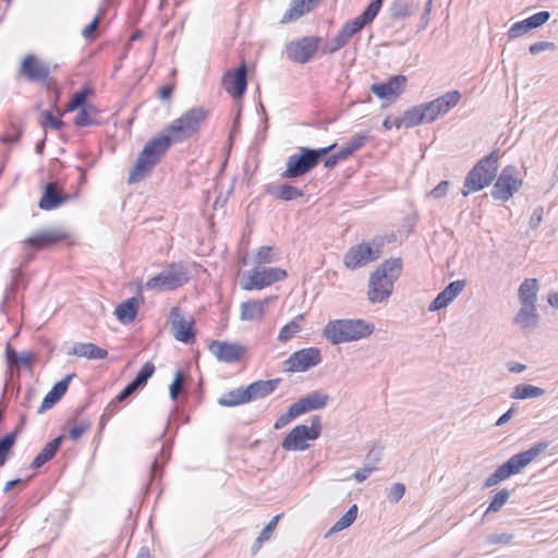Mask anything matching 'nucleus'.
Segmentation results:
<instances>
[{
  "label": "nucleus",
  "mask_w": 558,
  "mask_h": 558,
  "mask_svg": "<svg viewBox=\"0 0 558 558\" xmlns=\"http://www.w3.org/2000/svg\"><path fill=\"white\" fill-rule=\"evenodd\" d=\"M208 117V110L193 107L173 120L159 135L153 137L144 146L128 182L136 183L145 179L160 161L172 143H181L196 134Z\"/></svg>",
  "instance_id": "nucleus-1"
},
{
  "label": "nucleus",
  "mask_w": 558,
  "mask_h": 558,
  "mask_svg": "<svg viewBox=\"0 0 558 558\" xmlns=\"http://www.w3.org/2000/svg\"><path fill=\"white\" fill-rule=\"evenodd\" d=\"M402 269L401 258H391L381 263L369 276L367 299L371 303L386 301L393 291V283Z\"/></svg>",
  "instance_id": "nucleus-2"
},
{
  "label": "nucleus",
  "mask_w": 558,
  "mask_h": 558,
  "mask_svg": "<svg viewBox=\"0 0 558 558\" xmlns=\"http://www.w3.org/2000/svg\"><path fill=\"white\" fill-rule=\"evenodd\" d=\"M374 330L375 326L364 319H333L325 325L323 336L337 345L367 338Z\"/></svg>",
  "instance_id": "nucleus-3"
},
{
  "label": "nucleus",
  "mask_w": 558,
  "mask_h": 558,
  "mask_svg": "<svg viewBox=\"0 0 558 558\" xmlns=\"http://www.w3.org/2000/svg\"><path fill=\"white\" fill-rule=\"evenodd\" d=\"M499 157V149H495L475 163L464 179L463 196L481 191L492 184L497 177Z\"/></svg>",
  "instance_id": "nucleus-4"
},
{
  "label": "nucleus",
  "mask_w": 558,
  "mask_h": 558,
  "mask_svg": "<svg viewBox=\"0 0 558 558\" xmlns=\"http://www.w3.org/2000/svg\"><path fill=\"white\" fill-rule=\"evenodd\" d=\"M548 446V442L541 441L533 445L530 449L512 456L486 478L484 487H493L511 475L520 473L525 466L542 454Z\"/></svg>",
  "instance_id": "nucleus-5"
},
{
  "label": "nucleus",
  "mask_w": 558,
  "mask_h": 558,
  "mask_svg": "<svg viewBox=\"0 0 558 558\" xmlns=\"http://www.w3.org/2000/svg\"><path fill=\"white\" fill-rule=\"evenodd\" d=\"M335 147L336 143L322 148L300 147L299 154H293L288 158L287 168L281 173V178L290 180L308 173Z\"/></svg>",
  "instance_id": "nucleus-6"
},
{
  "label": "nucleus",
  "mask_w": 558,
  "mask_h": 558,
  "mask_svg": "<svg viewBox=\"0 0 558 558\" xmlns=\"http://www.w3.org/2000/svg\"><path fill=\"white\" fill-rule=\"evenodd\" d=\"M189 270L183 263H172L158 275L149 278L145 289L155 292L172 291L189 281Z\"/></svg>",
  "instance_id": "nucleus-7"
},
{
  "label": "nucleus",
  "mask_w": 558,
  "mask_h": 558,
  "mask_svg": "<svg viewBox=\"0 0 558 558\" xmlns=\"http://www.w3.org/2000/svg\"><path fill=\"white\" fill-rule=\"evenodd\" d=\"M320 416L311 418V425H296L281 441V447L287 451H304L310 448L308 440L317 439L322 434Z\"/></svg>",
  "instance_id": "nucleus-8"
},
{
  "label": "nucleus",
  "mask_w": 558,
  "mask_h": 558,
  "mask_svg": "<svg viewBox=\"0 0 558 558\" xmlns=\"http://www.w3.org/2000/svg\"><path fill=\"white\" fill-rule=\"evenodd\" d=\"M383 245L384 242L381 240H373L350 247L343 256L344 266L348 269L355 270L378 259L381 255Z\"/></svg>",
  "instance_id": "nucleus-9"
},
{
  "label": "nucleus",
  "mask_w": 558,
  "mask_h": 558,
  "mask_svg": "<svg viewBox=\"0 0 558 558\" xmlns=\"http://www.w3.org/2000/svg\"><path fill=\"white\" fill-rule=\"evenodd\" d=\"M286 277L287 271L279 267L254 268L244 277L242 289L246 291L260 290L283 280Z\"/></svg>",
  "instance_id": "nucleus-10"
},
{
  "label": "nucleus",
  "mask_w": 558,
  "mask_h": 558,
  "mask_svg": "<svg viewBox=\"0 0 558 558\" xmlns=\"http://www.w3.org/2000/svg\"><path fill=\"white\" fill-rule=\"evenodd\" d=\"M518 174L514 166L505 167L494 184L492 196L502 202L510 199L522 185V180Z\"/></svg>",
  "instance_id": "nucleus-11"
},
{
  "label": "nucleus",
  "mask_w": 558,
  "mask_h": 558,
  "mask_svg": "<svg viewBox=\"0 0 558 558\" xmlns=\"http://www.w3.org/2000/svg\"><path fill=\"white\" fill-rule=\"evenodd\" d=\"M381 5L383 0H373L359 16L345 22L338 33L341 39L348 44L355 34L360 33L376 17Z\"/></svg>",
  "instance_id": "nucleus-12"
},
{
  "label": "nucleus",
  "mask_w": 558,
  "mask_h": 558,
  "mask_svg": "<svg viewBox=\"0 0 558 558\" xmlns=\"http://www.w3.org/2000/svg\"><path fill=\"white\" fill-rule=\"evenodd\" d=\"M320 40L322 39L319 37L306 36L301 39L290 41L286 46L287 56L290 60L304 64L317 52Z\"/></svg>",
  "instance_id": "nucleus-13"
},
{
  "label": "nucleus",
  "mask_w": 558,
  "mask_h": 558,
  "mask_svg": "<svg viewBox=\"0 0 558 558\" xmlns=\"http://www.w3.org/2000/svg\"><path fill=\"white\" fill-rule=\"evenodd\" d=\"M461 94L458 90L447 92L436 99L422 104L427 123L434 122L438 117L448 113L458 105Z\"/></svg>",
  "instance_id": "nucleus-14"
},
{
  "label": "nucleus",
  "mask_w": 558,
  "mask_h": 558,
  "mask_svg": "<svg viewBox=\"0 0 558 558\" xmlns=\"http://www.w3.org/2000/svg\"><path fill=\"white\" fill-rule=\"evenodd\" d=\"M322 362L318 348H305L292 353L284 362L286 369L293 373L306 372Z\"/></svg>",
  "instance_id": "nucleus-15"
},
{
  "label": "nucleus",
  "mask_w": 558,
  "mask_h": 558,
  "mask_svg": "<svg viewBox=\"0 0 558 558\" xmlns=\"http://www.w3.org/2000/svg\"><path fill=\"white\" fill-rule=\"evenodd\" d=\"M208 350L219 362L229 364L239 362L246 352V348L240 343L220 340H213Z\"/></svg>",
  "instance_id": "nucleus-16"
},
{
  "label": "nucleus",
  "mask_w": 558,
  "mask_h": 558,
  "mask_svg": "<svg viewBox=\"0 0 558 558\" xmlns=\"http://www.w3.org/2000/svg\"><path fill=\"white\" fill-rule=\"evenodd\" d=\"M222 86L232 97H242L247 87L246 64L242 63L236 69L228 70L222 77Z\"/></svg>",
  "instance_id": "nucleus-17"
},
{
  "label": "nucleus",
  "mask_w": 558,
  "mask_h": 558,
  "mask_svg": "<svg viewBox=\"0 0 558 558\" xmlns=\"http://www.w3.org/2000/svg\"><path fill=\"white\" fill-rule=\"evenodd\" d=\"M170 318L173 337L183 343H193L195 341V332L193 330L194 320L184 319L178 306L171 310Z\"/></svg>",
  "instance_id": "nucleus-18"
},
{
  "label": "nucleus",
  "mask_w": 558,
  "mask_h": 558,
  "mask_svg": "<svg viewBox=\"0 0 558 558\" xmlns=\"http://www.w3.org/2000/svg\"><path fill=\"white\" fill-rule=\"evenodd\" d=\"M549 19L550 13L548 11H539L525 20L513 23L506 34L508 40H513L524 36L530 31L544 25Z\"/></svg>",
  "instance_id": "nucleus-19"
},
{
  "label": "nucleus",
  "mask_w": 558,
  "mask_h": 558,
  "mask_svg": "<svg viewBox=\"0 0 558 558\" xmlns=\"http://www.w3.org/2000/svg\"><path fill=\"white\" fill-rule=\"evenodd\" d=\"M68 238V233L61 229L40 231L23 241L24 250L34 247L36 250L47 248Z\"/></svg>",
  "instance_id": "nucleus-20"
},
{
  "label": "nucleus",
  "mask_w": 558,
  "mask_h": 558,
  "mask_svg": "<svg viewBox=\"0 0 558 558\" xmlns=\"http://www.w3.org/2000/svg\"><path fill=\"white\" fill-rule=\"evenodd\" d=\"M20 72L29 82L46 80L50 74V68L47 63L40 61L35 56H26L22 62Z\"/></svg>",
  "instance_id": "nucleus-21"
},
{
  "label": "nucleus",
  "mask_w": 558,
  "mask_h": 558,
  "mask_svg": "<svg viewBox=\"0 0 558 558\" xmlns=\"http://www.w3.org/2000/svg\"><path fill=\"white\" fill-rule=\"evenodd\" d=\"M407 77L404 75H395L385 83H377L371 86V90L380 99L399 96L405 86Z\"/></svg>",
  "instance_id": "nucleus-22"
},
{
  "label": "nucleus",
  "mask_w": 558,
  "mask_h": 558,
  "mask_svg": "<svg viewBox=\"0 0 558 558\" xmlns=\"http://www.w3.org/2000/svg\"><path fill=\"white\" fill-rule=\"evenodd\" d=\"M465 284L464 280L450 282L429 304L428 311L436 312L447 307L463 291Z\"/></svg>",
  "instance_id": "nucleus-23"
},
{
  "label": "nucleus",
  "mask_w": 558,
  "mask_h": 558,
  "mask_svg": "<svg viewBox=\"0 0 558 558\" xmlns=\"http://www.w3.org/2000/svg\"><path fill=\"white\" fill-rule=\"evenodd\" d=\"M329 400V397L327 393L323 391H313L305 397L301 398L298 402L293 403L292 405L295 409V412L299 413V415H302L306 412L314 411V410H320L327 405V402Z\"/></svg>",
  "instance_id": "nucleus-24"
},
{
  "label": "nucleus",
  "mask_w": 558,
  "mask_h": 558,
  "mask_svg": "<svg viewBox=\"0 0 558 558\" xmlns=\"http://www.w3.org/2000/svg\"><path fill=\"white\" fill-rule=\"evenodd\" d=\"M75 374H69L63 379L54 384L52 389L45 396L38 413H44L48 409L52 408L66 392L71 379Z\"/></svg>",
  "instance_id": "nucleus-25"
},
{
  "label": "nucleus",
  "mask_w": 558,
  "mask_h": 558,
  "mask_svg": "<svg viewBox=\"0 0 558 558\" xmlns=\"http://www.w3.org/2000/svg\"><path fill=\"white\" fill-rule=\"evenodd\" d=\"M320 0H291L290 8L283 14L280 23L287 24L296 21L305 13L312 11Z\"/></svg>",
  "instance_id": "nucleus-26"
},
{
  "label": "nucleus",
  "mask_w": 558,
  "mask_h": 558,
  "mask_svg": "<svg viewBox=\"0 0 558 558\" xmlns=\"http://www.w3.org/2000/svg\"><path fill=\"white\" fill-rule=\"evenodd\" d=\"M68 201V195L61 193L54 183H48L38 203L40 209L51 210Z\"/></svg>",
  "instance_id": "nucleus-27"
},
{
  "label": "nucleus",
  "mask_w": 558,
  "mask_h": 558,
  "mask_svg": "<svg viewBox=\"0 0 558 558\" xmlns=\"http://www.w3.org/2000/svg\"><path fill=\"white\" fill-rule=\"evenodd\" d=\"M280 381V378H275L268 380H257L250 384L246 387L248 400L253 401L269 396L277 389Z\"/></svg>",
  "instance_id": "nucleus-28"
},
{
  "label": "nucleus",
  "mask_w": 558,
  "mask_h": 558,
  "mask_svg": "<svg viewBox=\"0 0 558 558\" xmlns=\"http://www.w3.org/2000/svg\"><path fill=\"white\" fill-rule=\"evenodd\" d=\"M422 123H427L422 105L414 106L407 110L402 117L393 119V124L397 129L402 126L409 129Z\"/></svg>",
  "instance_id": "nucleus-29"
},
{
  "label": "nucleus",
  "mask_w": 558,
  "mask_h": 558,
  "mask_svg": "<svg viewBox=\"0 0 558 558\" xmlns=\"http://www.w3.org/2000/svg\"><path fill=\"white\" fill-rule=\"evenodd\" d=\"M69 354L86 357L88 360H102L108 356V351L92 342H78L73 345Z\"/></svg>",
  "instance_id": "nucleus-30"
},
{
  "label": "nucleus",
  "mask_w": 558,
  "mask_h": 558,
  "mask_svg": "<svg viewBox=\"0 0 558 558\" xmlns=\"http://www.w3.org/2000/svg\"><path fill=\"white\" fill-rule=\"evenodd\" d=\"M538 314L535 305L521 304L513 323L522 329H534L538 324Z\"/></svg>",
  "instance_id": "nucleus-31"
},
{
  "label": "nucleus",
  "mask_w": 558,
  "mask_h": 558,
  "mask_svg": "<svg viewBox=\"0 0 558 558\" xmlns=\"http://www.w3.org/2000/svg\"><path fill=\"white\" fill-rule=\"evenodd\" d=\"M138 306V299L133 296L119 304L114 314L120 323L128 325L136 318Z\"/></svg>",
  "instance_id": "nucleus-32"
},
{
  "label": "nucleus",
  "mask_w": 558,
  "mask_h": 558,
  "mask_svg": "<svg viewBox=\"0 0 558 558\" xmlns=\"http://www.w3.org/2000/svg\"><path fill=\"white\" fill-rule=\"evenodd\" d=\"M268 300L263 301H247L241 304V319L242 320H260L265 315V306Z\"/></svg>",
  "instance_id": "nucleus-33"
},
{
  "label": "nucleus",
  "mask_w": 558,
  "mask_h": 558,
  "mask_svg": "<svg viewBox=\"0 0 558 558\" xmlns=\"http://www.w3.org/2000/svg\"><path fill=\"white\" fill-rule=\"evenodd\" d=\"M63 438V436H59L49 441L48 444H46L44 449L33 460L31 464L32 469H39L45 463L50 461L59 450L60 446L62 445Z\"/></svg>",
  "instance_id": "nucleus-34"
},
{
  "label": "nucleus",
  "mask_w": 558,
  "mask_h": 558,
  "mask_svg": "<svg viewBox=\"0 0 558 558\" xmlns=\"http://www.w3.org/2000/svg\"><path fill=\"white\" fill-rule=\"evenodd\" d=\"M538 282L534 278L525 279L519 287V300L521 304L535 305L537 299Z\"/></svg>",
  "instance_id": "nucleus-35"
},
{
  "label": "nucleus",
  "mask_w": 558,
  "mask_h": 558,
  "mask_svg": "<svg viewBox=\"0 0 558 558\" xmlns=\"http://www.w3.org/2000/svg\"><path fill=\"white\" fill-rule=\"evenodd\" d=\"M250 402L246 387H239L222 395L218 399L221 407H236Z\"/></svg>",
  "instance_id": "nucleus-36"
},
{
  "label": "nucleus",
  "mask_w": 558,
  "mask_h": 558,
  "mask_svg": "<svg viewBox=\"0 0 558 558\" xmlns=\"http://www.w3.org/2000/svg\"><path fill=\"white\" fill-rule=\"evenodd\" d=\"M98 113L99 110L93 104H89L83 107L82 109H78V112L74 120V124L78 128L98 125Z\"/></svg>",
  "instance_id": "nucleus-37"
},
{
  "label": "nucleus",
  "mask_w": 558,
  "mask_h": 558,
  "mask_svg": "<svg viewBox=\"0 0 558 558\" xmlns=\"http://www.w3.org/2000/svg\"><path fill=\"white\" fill-rule=\"evenodd\" d=\"M304 320V315L300 314L295 316L291 322L286 324L279 331L278 340L280 342H287L296 336L301 330V323Z\"/></svg>",
  "instance_id": "nucleus-38"
},
{
  "label": "nucleus",
  "mask_w": 558,
  "mask_h": 558,
  "mask_svg": "<svg viewBox=\"0 0 558 558\" xmlns=\"http://www.w3.org/2000/svg\"><path fill=\"white\" fill-rule=\"evenodd\" d=\"M368 140V132L355 134L350 141H348L340 149V157L347 159L353 153L363 147Z\"/></svg>",
  "instance_id": "nucleus-39"
},
{
  "label": "nucleus",
  "mask_w": 558,
  "mask_h": 558,
  "mask_svg": "<svg viewBox=\"0 0 558 558\" xmlns=\"http://www.w3.org/2000/svg\"><path fill=\"white\" fill-rule=\"evenodd\" d=\"M357 517V506L352 505L349 510L330 527L326 536L338 533L349 527Z\"/></svg>",
  "instance_id": "nucleus-40"
},
{
  "label": "nucleus",
  "mask_w": 558,
  "mask_h": 558,
  "mask_svg": "<svg viewBox=\"0 0 558 558\" xmlns=\"http://www.w3.org/2000/svg\"><path fill=\"white\" fill-rule=\"evenodd\" d=\"M544 395V390L539 387L529 385V384H520L517 385L511 393V398L513 399H530L537 398Z\"/></svg>",
  "instance_id": "nucleus-41"
},
{
  "label": "nucleus",
  "mask_w": 558,
  "mask_h": 558,
  "mask_svg": "<svg viewBox=\"0 0 558 558\" xmlns=\"http://www.w3.org/2000/svg\"><path fill=\"white\" fill-rule=\"evenodd\" d=\"M20 429L21 427H17L14 432L0 438V466L5 463L9 452L14 447Z\"/></svg>",
  "instance_id": "nucleus-42"
},
{
  "label": "nucleus",
  "mask_w": 558,
  "mask_h": 558,
  "mask_svg": "<svg viewBox=\"0 0 558 558\" xmlns=\"http://www.w3.org/2000/svg\"><path fill=\"white\" fill-rule=\"evenodd\" d=\"M93 94V89L88 86L83 87L81 90L73 94L70 102L66 106L68 111H74L87 106V98Z\"/></svg>",
  "instance_id": "nucleus-43"
},
{
  "label": "nucleus",
  "mask_w": 558,
  "mask_h": 558,
  "mask_svg": "<svg viewBox=\"0 0 558 558\" xmlns=\"http://www.w3.org/2000/svg\"><path fill=\"white\" fill-rule=\"evenodd\" d=\"M411 12L412 4L409 0H395L390 7L391 16L395 19H405Z\"/></svg>",
  "instance_id": "nucleus-44"
},
{
  "label": "nucleus",
  "mask_w": 558,
  "mask_h": 558,
  "mask_svg": "<svg viewBox=\"0 0 558 558\" xmlns=\"http://www.w3.org/2000/svg\"><path fill=\"white\" fill-rule=\"evenodd\" d=\"M275 195L282 201H292L298 197H302L304 195V192L296 186L290 184H282L277 187Z\"/></svg>",
  "instance_id": "nucleus-45"
},
{
  "label": "nucleus",
  "mask_w": 558,
  "mask_h": 558,
  "mask_svg": "<svg viewBox=\"0 0 558 558\" xmlns=\"http://www.w3.org/2000/svg\"><path fill=\"white\" fill-rule=\"evenodd\" d=\"M272 246H262L255 255V263L258 265L270 264L279 260V255L274 253Z\"/></svg>",
  "instance_id": "nucleus-46"
},
{
  "label": "nucleus",
  "mask_w": 558,
  "mask_h": 558,
  "mask_svg": "<svg viewBox=\"0 0 558 558\" xmlns=\"http://www.w3.org/2000/svg\"><path fill=\"white\" fill-rule=\"evenodd\" d=\"M154 373L155 365L151 362H146L132 381L138 388H142L146 385L147 380L154 375Z\"/></svg>",
  "instance_id": "nucleus-47"
},
{
  "label": "nucleus",
  "mask_w": 558,
  "mask_h": 558,
  "mask_svg": "<svg viewBox=\"0 0 558 558\" xmlns=\"http://www.w3.org/2000/svg\"><path fill=\"white\" fill-rule=\"evenodd\" d=\"M510 493L507 489L499 490L492 499L486 513L499 511L508 501Z\"/></svg>",
  "instance_id": "nucleus-48"
},
{
  "label": "nucleus",
  "mask_w": 558,
  "mask_h": 558,
  "mask_svg": "<svg viewBox=\"0 0 558 558\" xmlns=\"http://www.w3.org/2000/svg\"><path fill=\"white\" fill-rule=\"evenodd\" d=\"M299 415L293 405H290L286 413H282L275 422L274 428L280 429L296 418Z\"/></svg>",
  "instance_id": "nucleus-49"
},
{
  "label": "nucleus",
  "mask_w": 558,
  "mask_h": 558,
  "mask_svg": "<svg viewBox=\"0 0 558 558\" xmlns=\"http://www.w3.org/2000/svg\"><path fill=\"white\" fill-rule=\"evenodd\" d=\"M299 415L293 405H290L286 413H282L275 422L274 428L280 429L296 418Z\"/></svg>",
  "instance_id": "nucleus-50"
},
{
  "label": "nucleus",
  "mask_w": 558,
  "mask_h": 558,
  "mask_svg": "<svg viewBox=\"0 0 558 558\" xmlns=\"http://www.w3.org/2000/svg\"><path fill=\"white\" fill-rule=\"evenodd\" d=\"M183 380H184V375H183V372L181 369H178L174 374V379L172 381V384L170 385V388H169V392H170V398L172 400H177L182 388H183Z\"/></svg>",
  "instance_id": "nucleus-51"
},
{
  "label": "nucleus",
  "mask_w": 558,
  "mask_h": 558,
  "mask_svg": "<svg viewBox=\"0 0 558 558\" xmlns=\"http://www.w3.org/2000/svg\"><path fill=\"white\" fill-rule=\"evenodd\" d=\"M23 278H24V275L20 268H15L12 270L11 282L9 283V286L5 289L7 298H9L10 294L14 293L19 289L20 283L23 280Z\"/></svg>",
  "instance_id": "nucleus-52"
},
{
  "label": "nucleus",
  "mask_w": 558,
  "mask_h": 558,
  "mask_svg": "<svg viewBox=\"0 0 558 558\" xmlns=\"http://www.w3.org/2000/svg\"><path fill=\"white\" fill-rule=\"evenodd\" d=\"M405 486L401 483L393 484L387 494V499L391 504H397L404 495Z\"/></svg>",
  "instance_id": "nucleus-53"
},
{
  "label": "nucleus",
  "mask_w": 558,
  "mask_h": 558,
  "mask_svg": "<svg viewBox=\"0 0 558 558\" xmlns=\"http://www.w3.org/2000/svg\"><path fill=\"white\" fill-rule=\"evenodd\" d=\"M90 427V423L89 422H86V421H82L80 423H76L74 424L70 430H69V436L71 439L73 440H77L80 439L83 434L88 430Z\"/></svg>",
  "instance_id": "nucleus-54"
},
{
  "label": "nucleus",
  "mask_w": 558,
  "mask_h": 558,
  "mask_svg": "<svg viewBox=\"0 0 558 558\" xmlns=\"http://www.w3.org/2000/svg\"><path fill=\"white\" fill-rule=\"evenodd\" d=\"M555 49L556 45L553 41H537L529 47L531 54H538L543 51H554Z\"/></svg>",
  "instance_id": "nucleus-55"
},
{
  "label": "nucleus",
  "mask_w": 558,
  "mask_h": 558,
  "mask_svg": "<svg viewBox=\"0 0 558 558\" xmlns=\"http://www.w3.org/2000/svg\"><path fill=\"white\" fill-rule=\"evenodd\" d=\"M280 518L281 514H277L268 522V524L263 529V531L259 534V542H266L271 537V534L276 529Z\"/></svg>",
  "instance_id": "nucleus-56"
},
{
  "label": "nucleus",
  "mask_w": 558,
  "mask_h": 558,
  "mask_svg": "<svg viewBox=\"0 0 558 558\" xmlns=\"http://www.w3.org/2000/svg\"><path fill=\"white\" fill-rule=\"evenodd\" d=\"M104 14V9H100V12L93 19V21L82 31V35L85 39H90L94 37L95 32L100 23V16Z\"/></svg>",
  "instance_id": "nucleus-57"
},
{
  "label": "nucleus",
  "mask_w": 558,
  "mask_h": 558,
  "mask_svg": "<svg viewBox=\"0 0 558 558\" xmlns=\"http://www.w3.org/2000/svg\"><path fill=\"white\" fill-rule=\"evenodd\" d=\"M347 44L341 39V37L337 34L329 43L323 46V53H335L344 47Z\"/></svg>",
  "instance_id": "nucleus-58"
},
{
  "label": "nucleus",
  "mask_w": 558,
  "mask_h": 558,
  "mask_svg": "<svg viewBox=\"0 0 558 558\" xmlns=\"http://www.w3.org/2000/svg\"><path fill=\"white\" fill-rule=\"evenodd\" d=\"M513 535L509 533H494L489 534L486 537V543L489 545H497V544H508L512 541Z\"/></svg>",
  "instance_id": "nucleus-59"
},
{
  "label": "nucleus",
  "mask_w": 558,
  "mask_h": 558,
  "mask_svg": "<svg viewBox=\"0 0 558 558\" xmlns=\"http://www.w3.org/2000/svg\"><path fill=\"white\" fill-rule=\"evenodd\" d=\"M41 117H43L41 124L44 128H47V125H50L51 128H53L56 130H60L63 125V122L60 119L54 118L50 111H44L41 113Z\"/></svg>",
  "instance_id": "nucleus-60"
},
{
  "label": "nucleus",
  "mask_w": 558,
  "mask_h": 558,
  "mask_svg": "<svg viewBox=\"0 0 558 558\" xmlns=\"http://www.w3.org/2000/svg\"><path fill=\"white\" fill-rule=\"evenodd\" d=\"M5 355H7V362L10 367H12V368L20 367V355L21 354H19L13 348H11L10 344L7 345Z\"/></svg>",
  "instance_id": "nucleus-61"
},
{
  "label": "nucleus",
  "mask_w": 558,
  "mask_h": 558,
  "mask_svg": "<svg viewBox=\"0 0 558 558\" xmlns=\"http://www.w3.org/2000/svg\"><path fill=\"white\" fill-rule=\"evenodd\" d=\"M137 389H140L133 381L128 384L124 389L116 397V401L123 402L131 397Z\"/></svg>",
  "instance_id": "nucleus-62"
},
{
  "label": "nucleus",
  "mask_w": 558,
  "mask_h": 558,
  "mask_svg": "<svg viewBox=\"0 0 558 558\" xmlns=\"http://www.w3.org/2000/svg\"><path fill=\"white\" fill-rule=\"evenodd\" d=\"M137 389H140L133 381L128 384L124 389L116 397V401L123 402L131 397Z\"/></svg>",
  "instance_id": "nucleus-63"
},
{
  "label": "nucleus",
  "mask_w": 558,
  "mask_h": 558,
  "mask_svg": "<svg viewBox=\"0 0 558 558\" xmlns=\"http://www.w3.org/2000/svg\"><path fill=\"white\" fill-rule=\"evenodd\" d=\"M448 189H449V182L448 181H441L440 183H438L432 191H430V195L434 197V198H441L444 197L447 192H448Z\"/></svg>",
  "instance_id": "nucleus-64"
}]
</instances>
